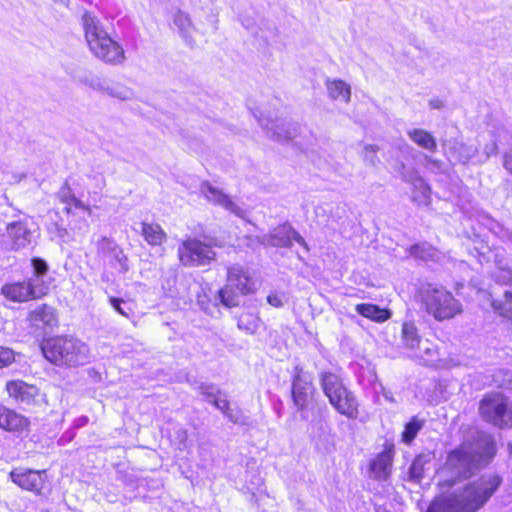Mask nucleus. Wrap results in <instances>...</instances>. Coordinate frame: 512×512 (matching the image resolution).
<instances>
[{
	"mask_svg": "<svg viewBox=\"0 0 512 512\" xmlns=\"http://www.w3.org/2000/svg\"><path fill=\"white\" fill-rule=\"evenodd\" d=\"M501 481L496 474H485L467 484L460 494L435 500L427 512H476L494 494Z\"/></svg>",
	"mask_w": 512,
	"mask_h": 512,
	"instance_id": "obj_1",
	"label": "nucleus"
},
{
	"mask_svg": "<svg viewBox=\"0 0 512 512\" xmlns=\"http://www.w3.org/2000/svg\"><path fill=\"white\" fill-rule=\"evenodd\" d=\"M495 453L493 438L480 433L473 443H465L449 453L443 470L451 474L453 484L457 478H467L474 469L487 465Z\"/></svg>",
	"mask_w": 512,
	"mask_h": 512,
	"instance_id": "obj_2",
	"label": "nucleus"
},
{
	"mask_svg": "<svg viewBox=\"0 0 512 512\" xmlns=\"http://www.w3.org/2000/svg\"><path fill=\"white\" fill-rule=\"evenodd\" d=\"M81 25L89 50L96 58L112 65L124 62L123 47L110 37L98 17L85 12L81 17Z\"/></svg>",
	"mask_w": 512,
	"mask_h": 512,
	"instance_id": "obj_3",
	"label": "nucleus"
},
{
	"mask_svg": "<svg viewBox=\"0 0 512 512\" xmlns=\"http://www.w3.org/2000/svg\"><path fill=\"white\" fill-rule=\"evenodd\" d=\"M45 358L55 365H83L89 360V348L72 337H55L46 340L42 347Z\"/></svg>",
	"mask_w": 512,
	"mask_h": 512,
	"instance_id": "obj_4",
	"label": "nucleus"
},
{
	"mask_svg": "<svg viewBox=\"0 0 512 512\" xmlns=\"http://www.w3.org/2000/svg\"><path fill=\"white\" fill-rule=\"evenodd\" d=\"M421 299L426 311L438 321L451 319L462 311L460 302L442 286L427 285L421 291Z\"/></svg>",
	"mask_w": 512,
	"mask_h": 512,
	"instance_id": "obj_5",
	"label": "nucleus"
},
{
	"mask_svg": "<svg viewBox=\"0 0 512 512\" xmlns=\"http://www.w3.org/2000/svg\"><path fill=\"white\" fill-rule=\"evenodd\" d=\"M253 289L254 282L248 271L236 264L227 268L226 284L217 292L215 300L226 308L236 307L240 297L251 293Z\"/></svg>",
	"mask_w": 512,
	"mask_h": 512,
	"instance_id": "obj_6",
	"label": "nucleus"
},
{
	"mask_svg": "<svg viewBox=\"0 0 512 512\" xmlns=\"http://www.w3.org/2000/svg\"><path fill=\"white\" fill-rule=\"evenodd\" d=\"M316 394L311 373L295 365L291 374V398L303 419H307L306 410L310 407Z\"/></svg>",
	"mask_w": 512,
	"mask_h": 512,
	"instance_id": "obj_7",
	"label": "nucleus"
},
{
	"mask_svg": "<svg viewBox=\"0 0 512 512\" xmlns=\"http://www.w3.org/2000/svg\"><path fill=\"white\" fill-rule=\"evenodd\" d=\"M179 260L187 267L205 266L216 257L212 247L196 238L182 241L177 250Z\"/></svg>",
	"mask_w": 512,
	"mask_h": 512,
	"instance_id": "obj_8",
	"label": "nucleus"
},
{
	"mask_svg": "<svg viewBox=\"0 0 512 512\" xmlns=\"http://www.w3.org/2000/svg\"><path fill=\"white\" fill-rule=\"evenodd\" d=\"M259 241L264 246L279 248H290L292 246V242L296 241L299 245L308 250V246L304 238L289 224L279 225L268 234L263 235Z\"/></svg>",
	"mask_w": 512,
	"mask_h": 512,
	"instance_id": "obj_9",
	"label": "nucleus"
},
{
	"mask_svg": "<svg viewBox=\"0 0 512 512\" xmlns=\"http://www.w3.org/2000/svg\"><path fill=\"white\" fill-rule=\"evenodd\" d=\"M11 480L22 489L43 495L46 492V472L23 468L14 469L10 473Z\"/></svg>",
	"mask_w": 512,
	"mask_h": 512,
	"instance_id": "obj_10",
	"label": "nucleus"
},
{
	"mask_svg": "<svg viewBox=\"0 0 512 512\" xmlns=\"http://www.w3.org/2000/svg\"><path fill=\"white\" fill-rule=\"evenodd\" d=\"M398 172L402 180L413 187V200L419 204L428 203L431 190L424 179L419 176L418 172L414 168H407L404 164L400 165Z\"/></svg>",
	"mask_w": 512,
	"mask_h": 512,
	"instance_id": "obj_11",
	"label": "nucleus"
},
{
	"mask_svg": "<svg viewBox=\"0 0 512 512\" xmlns=\"http://www.w3.org/2000/svg\"><path fill=\"white\" fill-rule=\"evenodd\" d=\"M6 391L15 402L24 405H34L40 396L39 389L35 385L22 380H10L6 383Z\"/></svg>",
	"mask_w": 512,
	"mask_h": 512,
	"instance_id": "obj_12",
	"label": "nucleus"
},
{
	"mask_svg": "<svg viewBox=\"0 0 512 512\" xmlns=\"http://www.w3.org/2000/svg\"><path fill=\"white\" fill-rule=\"evenodd\" d=\"M200 192L209 202L219 205L237 216L243 215L242 208L236 205L228 195L212 186L209 182L206 181L201 184Z\"/></svg>",
	"mask_w": 512,
	"mask_h": 512,
	"instance_id": "obj_13",
	"label": "nucleus"
},
{
	"mask_svg": "<svg viewBox=\"0 0 512 512\" xmlns=\"http://www.w3.org/2000/svg\"><path fill=\"white\" fill-rule=\"evenodd\" d=\"M329 403L337 412L350 419L358 416V402L351 391L347 388L344 392H338L329 398Z\"/></svg>",
	"mask_w": 512,
	"mask_h": 512,
	"instance_id": "obj_14",
	"label": "nucleus"
},
{
	"mask_svg": "<svg viewBox=\"0 0 512 512\" xmlns=\"http://www.w3.org/2000/svg\"><path fill=\"white\" fill-rule=\"evenodd\" d=\"M6 232L11 241V249L13 250L26 248L33 240V233L24 221L9 223Z\"/></svg>",
	"mask_w": 512,
	"mask_h": 512,
	"instance_id": "obj_15",
	"label": "nucleus"
},
{
	"mask_svg": "<svg viewBox=\"0 0 512 512\" xmlns=\"http://www.w3.org/2000/svg\"><path fill=\"white\" fill-rule=\"evenodd\" d=\"M261 125L267 130V133L278 141L292 139L297 134V127L285 120H260Z\"/></svg>",
	"mask_w": 512,
	"mask_h": 512,
	"instance_id": "obj_16",
	"label": "nucleus"
},
{
	"mask_svg": "<svg viewBox=\"0 0 512 512\" xmlns=\"http://www.w3.org/2000/svg\"><path fill=\"white\" fill-rule=\"evenodd\" d=\"M29 426V420L14 410L0 406V428L9 432L21 433Z\"/></svg>",
	"mask_w": 512,
	"mask_h": 512,
	"instance_id": "obj_17",
	"label": "nucleus"
},
{
	"mask_svg": "<svg viewBox=\"0 0 512 512\" xmlns=\"http://www.w3.org/2000/svg\"><path fill=\"white\" fill-rule=\"evenodd\" d=\"M434 458V453L430 451L417 455L409 467L408 479L412 482L420 483L424 478L425 472L430 470Z\"/></svg>",
	"mask_w": 512,
	"mask_h": 512,
	"instance_id": "obj_18",
	"label": "nucleus"
},
{
	"mask_svg": "<svg viewBox=\"0 0 512 512\" xmlns=\"http://www.w3.org/2000/svg\"><path fill=\"white\" fill-rule=\"evenodd\" d=\"M28 320L37 329L52 327L57 323L55 310L48 305L36 307L29 313Z\"/></svg>",
	"mask_w": 512,
	"mask_h": 512,
	"instance_id": "obj_19",
	"label": "nucleus"
},
{
	"mask_svg": "<svg viewBox=\"0 0 512 512\" xmlns=\"http://www.w3.org/2000/svg\"><path fill=\"white\" fill-rule=\"evenodd\" d=\"M393 455L390 450L383 451L371 462L370 469L377 480H386L391 473Z\"/></svg>",
	"mask_w": 512,
	"mask_h": 512,
	"instance_id": "obj_20",
	"label": "nucleus"
},
{
	"mask_svg": "<svg viewBox=\"0 0 512 512\" xmlns=\"http://www.w3.org/2000/svg\"><path fill=\"white\" fill-rule=\"evenodd\" d=\"M319 381L322 391L328 399L338 392H344L346 388L341 377L330 371L319 372Z\"/></svg>",
	"mask_w": 512,
	"mask_h": 512,
	"instance_id": "obj_21",
	"label": "nucleus"
},
{
	"mask_svg": "<svg viewBox=\"0 0 512 512\" xmlns=\"http://www.w3.org/2000/svg\"><path fill=\"white\" fill-rule=\"evenodd\" d=\"M450 153L455 160L466 164L477 157L478 147L473 143H464L455 140L450 146Z\"/></svg>",
	"mask_w": 512,
	"mask_h": 512,
	"instance_id": "obj_22",
	"label": "nucleus"
},
{
	"mask_svg": "<svg viewBox=\"0 0 512 512\" xmlns=\"http://www.w3.org/2000/svg\"><path fill=\"white\" fill-rule=\"evenodd\" d=\"M173 22L175 26L178 28V32L181 36V38L185 41L187 45L190 47H193L195 44V41L193 39V31L195 30V27L192 23V20L189 16V14L178 11L174 15Z\"/></svg>",
	"mask_w": 512,
	"mask_h": 512,
	"instance_id": "obj_23",
	"label": "nucleus"
},
{
	"mask_svg": "<svg viewBox=\"0 0 512 512\" xmlns=\"http://www.w3.org/2000/svg\"><path fill=\"white\" fill-rule=\"evenodd\" d=\"M30 289L26 281L16 282L4 285L2 287V294L12 301L24 302L32 299Z\"/></svg>",
	"mask_w": 512,
	"mask_h": 512,
	"instance_id": "obj_24",
	"label": "nucleus"
},
{
	"mask_svg": "<svg viewBox=\"0 0 512 512\" xmlns=\"http://www.w3.org/2000/svg\"><path fill=\"white\" fill-rule=\"evenodd\" d=\"M326 89L328 95L333 100H342L345 103L350 101L351 97V88L350 86L343 80L340 79H329L327 78L325 81Z\"/></svg>",
	"mask_w": 512,
	"mask_h": 512,
	"instance_id": "obj_25",
	"label": "nucleus"
},
{
	"mask_svg": "<svg viewBox=\"0 0 512 512\" xmlns=\"http://www.w3.org/2000/svg\"><path fill=\"white\" fill-rule=\"evenodd\" d=\"M355 310L358 314L366 317L375 322H384L388 320L391 316V313L387 309H382L378 305L371 303H361L357 304Z\"/></svg>",
	"mask_w": 512,
	"mask_h": 512,
	"instance_id": "obj_26",
	"label": "nucleus"
},
{
	"mask_svg": "<svg viewBox=\"0 0 512 512\" xmlns=\"http://www.w3.org/2000/svg\"><path fill=\"white\" fill-rule=\"evenodd\" d=\"M408 136L418 146L431 152L437 150V143L435 138L426 130L413 129L408 131Z\"/></svg>",
	"mask_w": 512,
	"mask_h": 512,
	"instance_id": "obj_27",
	"label": "nucleus"
},
{
	"mask_svg": "<svg viewBox=\"0 0 512 512\" xmlns=\"http://www.w3.org/2000/svg\"><path fill=\"white\" fill-rule=\"evenodd\" d=\"M102 87L103 88L99 92L106 93L107 95L122 101L130 100L134 96L132 89L119 83H110L104 80Z\"/></svg>",
	"mask_w": 512,
	"mask_h": 512,
	"instance_id": "obj_28",
	"label": "nucleus"
},
{
	"mask_svg": "<svg viewBox=\"0 0 512 512\" xmlns=\"http://www.w3.org/2000/svg\"><path fill=\"white\" fill-rule=\"evenodd\" d=\"M142 236L150 245H160L164 242L166 234L158 224H149L143 222L142 224Z\"/></svg>",
	"mask_w": 512,
	"mask_h": 512,
	"instance_id": "obj_29",
	"label": "nucleus"
},
{
	"mask_svg": "<svg viewBox=\"0 0 512 512\" xmlns=\"http://www.w3.org/2000/svg\"><path fill=\"white\" fill-rule=\"evenodd\" d=\"M73 79L95 91H100L103 87V79L95 75L92 71L87 69H79L73 74Z\"/></svg>",
	"mask_w": 512,
	"mask_h": 512,
	"instance_id": "obj_30",
	"label": "nucleus"
},
{
	"mask_svg": "<svg viewBox=\"0 0 512 512\" xmlns=\"http://www.w3.org/2000/svg\"><path fill=\"white\" fill-rule=\"evenodd\" d=\"M409 254L412 257L423 261H434L438 258V250L427 242L412 245L409 248Z\"/></svg>",
	"mask_w": 512,
	"mask_h": 512,
	"instance_id": "obj_31",
	"label": "nucleus"
},
{
	"mask_svg": "<svg viewBox=\"0 0 512 512\" xmlns=\"http://www.w3.org/2000/svg\"><path fill=\"white\" fill-rule=\"evenodd\" d=\"M496 270L493 272L492 277L500 284H512V267L506 261L496 255L495 259Z\"/></svg>",
	"mask_w": 512,
	"mask_h": 512,
	"instance_id": "obj_32",
	"label": "nucleus"
},
{
	"mask_svg": "<svg viewBox=\"0 0 512 512\" xmlns=\"http://www.w3.org/2000/svg\"><path fill=\"white\" fill-rule=\"evenodd\" d=\"M402 338L407 348L411 350L420 349L422 341L413 323H404L402 326Z\"/></svg>",
	"mask_w": 512,
	"mask_h": 512,
	"instance_id": "obj_33",
	"label": "nucleus"
},
{
	"mask_svg": "<svg viewBox=\"0 0 512 512\" xmlns=\"http://www.w3.org/2000/svg\"><path fill=\"white\" fill-rule=\"evenodd\" d=\"M261 325L260 318L253 313H243L237 322V326L240 330L244 331L247 334H254L257 332Z\"/></svg>",
	"mask_w": 512,
	"mask_h": 512,
	"instance_id": "obj_34",
	"label": "nucleus"
},
{
	"mask_svg": "<svg viewBox=\"0 0 512 512\" xmlns=\"http://www.w3.org/2000/svg\"><path fill=\"white\" fill-rule=\"evenodd\" d=\"M425 420L419 419L417 416H414L404 428L402 432V441L406 444H411L413 440L416 438L418 432L423 428Z\"/></svg>",
	"mask_w": 512,
	"mask_h": 512,
	"instance_id": "obj_35",
	"label": "nucleus"
},
{
	"mask_svg": "<svg viewBox=\"0 0 512 512\" xmlns=\"http://www.w3.org/2000/svg\"><path fill=\"white\" fill-rule=\"evenodd\" d=\"M492 305L501 316L512 320V291H505L504 299L493 301Z\"/></svg>",
	"mask_w": 512,
	"mask_h": 512,
	"instance_id": "obj_36",
	"label": "nucleus"
},
{
	"mask_svg": "<svg viewBox=\"0 0 512 512\" xmlns=\"http://www.w3.org/2000/svg\"><path fill=\"white\" fill-rule=\"evenodd\" d=\"M111 264L120 272L126 273L129 270L128 258L121 248L116 249L109 255Z\"/></svg>",
	"mask_w": 512,
	"mask_h": 512,
	"instance_id": "obj_37",
	"label": "nucleus"
},
{
	"mask_svg": "<svg viewBox=\"0 0 512 512\" xmlns=\"http://www.w3.org/2000/svg\"><path fill=\"white\" fill-rule=\"evenodd\" d=\"M60 196L62 201L67 204V206L65 207L67 213L71 211L72 206H74L75 208L88 210V208L71 193L69 187H63L60 191Z\"/></svg>",
	"mask_w": 512,
	"mask_h": 512,
	"instance_id": "obj_38",
	"label": "nucleus"
},
{
	"mask_svg": "<svg viewBox=\"0 0 512 512\" xmlns=\"http://www.w3.org/2000/svg\"><path fill=\"white\" fill-rule=\"evenodd\" d=\"M26 283L29 285V288H31V297L32 299L40 298L43 295L47 294L48 286L45 285L43 281V277H31Z\"/></svg>",
	"mask_w": 512,
	"mask_h": 512,
	"instance_id": "obj_39",
	"label": "nucleus"
},
{
	"mask_svg": "<svg viewBox=\"0 0 512 512\" xmlns=\"http://www.w3.org/2000/svg\"><path fill=\"white\" fill-rule=\"evenodd\" d=\"M424 344H426L423 348L424 354L420 353L419 356L423 359L426 365H437L439 360L437 349L427 341Z\"/></svg>",
	"mask_w": 512,
	"mask_h": 512,
	"instance_id": "obj_40",
	"label": "nucleus"
},
{
	"mask_svg": "<svg viewBox=\"0 0 512 512\" xmlns=\"http://www.w3.org/2000/svg\"><path fill=\"white\" fill-rule=\"evenodd\" d=\"M108 301L110 305L114 308V310L119 313L122 316H125L129 318L132 314L131 308H125L123 305L125 304V301L123 299L110 296L108 298Z\"/></svg>",
	"mask_w": 512,
	"mask_h": 512,
	"instance_id": "obj_41",
	"label": "nucleus"
},
{
	"mask_svg": "<svg viewBox=\"0 0 512 512\" xmlns=\"http://www.w3.org/2000/svg\"><path fill=\"white\" fill-rule=\"evenodd\" d=\"M33 276L44 277L48 272V264L42 258L35 257L31 260Z\"/></svg>",
	"mask_w": 512,
	"mask_h": 512,
	"instance_id": "obj_42",
	"label": "nucleus"
},
{
	"mask_svg": "<svg viewBox=\"0 0 512 512\" xmlns=\"http://www.w3.org/2000/svg\"><path fill=\"white\" fill-rule=\"evenodd\" d=\"M225 416L234 424L246 425L248 418L238 409H230Z\"/></svg>",
	"mask_w": 512,
	"mask_h": 512,
	"instance_id": "obj_43",
	"label": "nucleus"
},
{
	"mask_svg": "<svg viewBox=\"0 0 512 512\" xmlns=\"http://www.w3.org/2000/svg\"><path fill=\"white\" fill-rule=\"evenodd\" d=\"M379 148L376 145L367 144L364 147V159L365 161L369 162L371 165L375 166L379 159L376 156V153L378 152Z\"/></svg>",
	"mask_w": 512,
	"mask_h": 512,
	"instance_id": "obj_44",
	"label": "nucleus"
},
{
	"mask_svg": "<svg viewBox=\"0 0 512 512\" xmlns=\"http://www.w3.org/2000/svg\"><path fill=\"white\" fill-rule=\"evenodd\" d=\"M14 360V351L0 346V368L10 365Z\"/></svg>",
	"mask_w": 512,
	"mask_h": 512,
	"instance_id": "obj_45",
	"label": "nucleus"
},
{
	"mask_svg": "<svg viewBox=\"0 0 512 512\" xmlns=\"http://www.w3.org/2000/svg\"><path fill=\"white\" fill-rule=\"evenodd\" d=\"M120 248L114 241L108 239L107 237H103L98 243V249L105 253L111 255L113 251Z\"/></svg>",
	"mask_w": 512,
	"mask_h": 512,
	"instance_id": "obj_46",
	"label": "nucleus"
},
{
	"mask_svg": "<svg viewBox=\"0 0 512 512\" xmlns=\"http://www.w3.org/2000/svg\"><path fill=\"white\" fill-rule=\"evenodd\" d=\"M197 389H199L200 393L210 400H213L216 398L217 394L220 392L219 389L213 385V384H206L202 383L200 384Z\"/></svg>",
	"mask_w": 512,
	"mask_h": 512,
	"instance_id": "obj_47",
	"label": "nucleus"
},
{
	"mask_svg": "<svg viewBox=\"0 0 512 512\" xmlns=\"http://www.w3.org/2000/svg\"><path fill=\"white\" fill-rule=\"evenodd\" d=\"M498 146L495 140H492L490 143H487L483 150V155L479 158L478 162L482 163L486 161L491 155H495L497 153Z\"/></svg>",
	"mask_w": 512,
	"mask_h": 512,
	"instance_id": "obj_48",
	"label": "nucleus"
},
{
	"mask_svg": "<svg viewBox=\"0 0 512 512\" xmlns=\"http://www.w3.org/2000/svg\"><path fill=\"white\" fill-rule=\"evenodd\" d=\"M426 168L432 172H440L443 168V162L440 160H435L429 156H425Z\"/></svg>",
	"mask_w": 512,
	"mask_h": 512,
	"instance_id": "obj_49",
	"label": "nucleus"
},
{
	"mask_svg": "<svg viewBox=\"0 0 512 512\" xmlns=\"http://www.w3.org/2000/svg\"><path fill=\"white\" fill-rule=\"evenodd\" d=\"M218 410L224 413V415L231 409L228 400L226 399H213L209 400Z\"/></svg>",
	"mask_w": 512,
	"mask_h": 512,
	"instance_id": "obj_50",
	"label": "nucleus"
},
{
	"mask_svg": "<svg viewBox=\"0 0 512 512\" xmlns=\"http://www.w3.org/2000/svg\"><path fill=\"white\" fill-rule=\"evenodd\" d=\"M503 166L510 174H512V149L503 155Z\"/></svg>",
	"mask_w": 512,
	"mask_h": 512,
	"instance_id": "obj_51",
	"label": "nucleus"
},
{
	"mask_svg": "<svg viewBox=\"0 0 512 512\" xmlns=\"http://www.w3.org/2000/svg\"><path fill=\"white\" fill-rule=\"evenodd\" d=\"M267 301L268 303L273 306V307H281L283 306V302H282V299L279 295L277 294H270L268 297H267Z\"/></svg>",
	"mask_w": 512,
	"mask_h": 512,
	"instance_id": "obj_52",
	"label": "nucleus"
},
{
	"mask_svg": "<svg viewBox=\"0 0 512 512\" xmlns=\"http://www.w3.org/2000/svg\"><path fill=\"white\" fill-rule=\"evenodd\" d=\"M429 106L431 109H442L444 102L439 98H433L429 101Z\"/></svg>",
	"mask_w": 512,
	"mask_h": 512,
	"instance_id": "obj_53",
	"label": "nucleus"
},
{
	"mask_svg": "<svg viewBox=\"0 0 512 512\" xmlns=\"http://www.w3.org/2000/svg\"><path fill=\"white\" fill-rule=\"evenodd\" d=\"M178 439L180 442H185L187 439V431L186 430H179L178 431Z\"/></svg>",
	"mask_w": 512,
	"mask_h": 512,
	"instance_id": "obj_54",
	"label": "nucleus"
},
{
	"mask_svg": "<svg viewBox=\"0 0 512 512\" xmlns=\"http://www.w3.org/2000/svg\"><path fill=\"white\" fill-rule=\"evenodd\" d=\"M56 3H59L64 6H68L70 0H53Z\"/></svg>",
	"mask_w": 512,
	"mask_h": 512,
	"instance_id": "obj_55",
	"label": "nucleus"
},
{
	"mask_svg": "<svg viewBox=\"0 0 512 512\" xmlns=\"http://www.w3.org/2000/svg\"><path fill=\"white\" fill-rule=\"evenodd\" d=\"M317 424H319V428H320L321 430H324V429H325V427H324V423H323V421H322V420L317 421Z\"/></svg>",
	"mask_w": 512,
	"mask_h": 512,
	"instance_id": "obj_56",
	"label": "nucleus"
},
{
	"mask_svg": "<svg viewBox=\"0 0 512 512\" xmlns=\"http://www.w3.org/2000/svg\"><path fill=\"white\" fill-rule=\"evenodd\" d=\"M376 512H389V511H387V510H386V509H384V508L378 507V508L376 509Z\"/></svg>",
	"mask_w": 512,
	"mask_h": 512,
	"instance_id": "obj_57",
	"label": "nucleus"
},
{
	"mask_svg": "<svg viewBox=\"0 0 512 512\" xmlns=\"http://www.w3.org/2000/svg\"><path fill=\"white\" fill-rule=\"evenodd\" d=\"M243 25H244L248 30H251V29H252V27H251V24H250V23L245 24V23L243 22Z\"/></svg>",
	"mask_w": 512,
	"mask_h": 512,
	"instance_id": "obj_58",
	"label": "nucleus"
}]
</instances>
